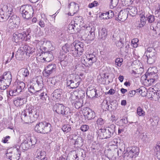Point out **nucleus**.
Here are the masks:
<instances>
[{
    "label": "nucleus",
    "mask_w": 160,
    "mask_h": 160,
    "mask_svg": "<svg viewBox=\"0 0 160 160\" xmlns=\"http://www.w3.org/2000/svg\"><path fill=\"white\" fill-rule=\"evenodd\" d=\"M71 6V8H72V7H73V6H75L76 8V9H77L78 7V5L74 2H72L69 4L68 6V8H70Z\"/></svg>",
    "instance_id": "54"
},
{
    "label": "nucleus",
    "mask_w": 160,
    "mask_h": 160,
    "mask_svg": "<svg viewBox=\"0 0 160 160\" xmlns=\"http://www.w3.org/2000/svg\"><path fill=\"white\" fill-rule=\"evenodd\" d=\"M127 11V13L132 16H134L136 15L137 12V9L135 7L129 6L126 9Z\"/></svg>",
    "instance_id": "25"
},
{
    "label": "nucleus",
    "mask_w": 160,
    "mask_h": 160,
    "mask_svg": "<svg viewBox=\"0 0 160 160\" xmlns=\"http://www.w3.org/2000/svg\"><path fill=\"white\" fill-rule=\"evenodd\" d=\"M17 92L16 91L15 88L13 90H11L9 92V94L10 96H15L17 94Z\"/></svg>",
    "instance_id": "53"
},
{
    "label": "nucleus",
    "mask_w": 160,
    "mask_h": 160,
    "mask_svg": "<svg viewBox=\"0 0 160 160\" xmlns=\"http://www.w3.org/2000/svg\"><path fill=\"white\" fill-rule=\"evenodd\" d=\"M27 36V34L26 33L22 34L16 32L13 33L12 40L14 42H17L20 39L22 40L23 38H24Z\"/></svg>",
    "instance_id": "19"
},
{
    "label": "nucleus",
    "mask_w": 160,
    "mask_h": 160,
    "mask_svg": "<svg viewBox=\"0 0 160 160\" xmlns=\"http://www.w3.org/2000/svg\"><path fill=\"white\" fill-rule=\"evenodd\" d=\"M83 142L82 138L81 137H78L74 143L75 146L76 147L80 148L83 145Z\"/></svg>",
    "instance_id": "34"
},
{
    "label": "nucleus",
    "mask_w": 160,
    "mask_h": 160,
    "mask_svg": "<svg viewBox=\"0 0 160 160\" xmlns=\"http://www.w3.org/2000/svg\"><path fill=\"white\" fill-rule=\"evenodd\" d=\"M39 117V110L36 109H26L22 112L21 119L26 123L33 122L36 121Z\"/></svg>",
    "instance_id": "1"
},
{
    "label": "nucleus",
    "mask_w": 160,
    "mask_h": 160,
    "mask_svg": "<svg viewBox=\"0 0 160 160\" xmlns=\"http://www.w3.org/2000/svg\"><path fill=\"white\" fill-rule=\"evenodd\" d=\"M62 129L63 132L67 133L71 130V127L70 125H63Z\"/></svg>",
    "instance_id": "39"
},
{
    "label": "nucleus",
    "mask_w": 160,
    "mask_h": 160,
    "mask_svg": "<svg viewBox=\"0 0 160 160\" xmlns=\"http://www.w3.org/2000/svg\"><path fill=\"white\" fill-rule=\"evenodd\" d=\"M26 54L22 48V45L18 49L15 55V57L17 60H20L25 56Z\"/></svg>",
    "instance_id": "21"
},
{
    "label": "nucleus",
    "mask_w": 160,
    "mask_h": 160,
    "mask_svg": "<svg viewBox=\"0 0 160 160\" xmlns=\"http://www.w3.org/2000/svg\"><path fill=\"white\" fill-rule=\"evenodd\" d=\"M19 72L22 76L25 77H27L29 74V72L27 68H21L19 71Z\"/></svg>",
    "instance_id": "37"
},
{
    "label": "nucleus",
    "mask_w": 160,
    "mask_h": 160,
    "mask_svg": "<svg viewBox=\"0 0 160 160\" xmlns=\"http://www.w3.org/2000/svg\"><path fill=\"white\" fill-rule=\"evenodd\" d=\"M15 87L16 88L15 89L16 91L17 92V93H20L25 88V84L22 82H19Z\"/></svg>",
    "instance_id": "29"
},
{
    "label": "nucleus",
    "mask_w": 160,
    "mask_h": 160,
    "mask_svg": "<svg viewBox=\"0 0 160 160\" xmlns=\"http://www.w3.org/2000/svg\"><path fill=\"white\" fill-rule=\"evenodd\" d=\"M82 113L85 117L88 120H91L95 117V114L94 112L88 108L84 109Z\"/></svg>",
    "instance_id": "15"
},
{
    "label": "nucleus",
    "mask_w": 160,
    "mask_h": 160,
    "mask_svg": "<svg viewBox=\"0 0 160 160\" xmlns=\"http://www.w3.org/2000/svg\"><path fill=\"white\" fill-rule=\"evenodd\" d=\"M145 54L147 57V62L149 64L154 63L157 60V55L155 49L152 47L148 48Z\"/></svg>",
    "instance_id": "7"
},
{
    "label": "nucleus",
    "mask_w": 160,
    "mask_h": 160,
    "mask_svg": "<svg viewBox=\"0 0 160 160\" xmlns=\"http://www.w3.org/2000/svg\"><path fill=\"white\" fill-rule=\"evenodd\" d=\"M54 111L59 114L64 116L68 118L70 117L71 113L70 108L66 107H64L62 104L57 103L55 104L53 107Z\"/></svg>",
    "instance_id": "6"
},
{
    "label": "nucleus",
    "mask_w": 160,
    "mask_h": 160,
    "mask_svg": "<svg viewBox=\"0 0 160 160\" xmlns=\"http://www.w3.org/2000/svg\"><path fill=\"white\" fill-rule=\"evenodd\" d=\"M42 55L44 57L42 60L47 62H49L53 58L52 53L51 51L43 52L42 53Z\"/></svg>",
    "instance_id": "23"
},
{
    "label": "nucleus",
    "mask_w": 160,
    "mask_h": 160,
    "mask_svg": "<svg viewBox=\"0 0 160 160\" xmlns=\"http://www.w3.org/2000/svg\"><path fill=\"white\" fill-rule=\"evenodd\" d=\"M115 93V90L113 89H111L108 92H107V94H108L110 95H112Z\"/></svg>",
    "instance_id": "64"
},
{
    "label": "nucleus",
    "mask_w": 160,
    "mask_h": 160,
    "mask_svg": "<svg viewBox=\"0 0 160 160\" xmlns=\"http://www.w3.org/2000/svg\"><path fill=\"white\" fill-rule=\"evenodd\" d=\"M135 94L136 92L135 90L130 91H129V93L128 94V96L130 97H132L133 96V95H135Z\"/></svg>",
    "instance_id": "63"
},
{
    "label": "nucleus",
    "mask_w": 160,
    "mask_h": 160,
    "mask_svg": "<svg viewBox=\"0 0 160 160\" xmlns=\"http://www.w3.org/2000/svg\"><path fill=\"white\" fill-rule=\"evenodd\" d=\"M146 18H147V20L150 23L153 22L155 20V16L153 15L149 14L147 15Z\"/></svg>",
    "instance_id": "42"
},
{
    "label": "nucleus",
    "mask_w": 160,
    "mask_h": 160,
    "mask_svg": "<svg viewBox=\"0 0 160 160\" xmlns=\"http://www.w3.org/2000/svg\"><path fill=\"white\" fill-rule=\"evenodd\" d=\"M82 63L87 67L91 66L93 63L97 61L95 56L92 54H89L88 57H87L85 59L82 58L81 60Z\"/></svg>",
    "instance_id": "14"
},
{
    "label": "nucleus",
    "mask_w": 160,
    "mask_h": 160,
    "mask_svg": "<svg viewBox=\"0 0 160 160\" xmlns=\"http://www.w3.org/2000/svg\"><path fill=\"white\" fill-rule=\"evenodd\" d=\"M142 136V139L143 141L146 142L148 140V136L146 133H143Z\"/></svg>",
    "instance_id": "60"
},
{
    "label": "nucleus",
    "mask_w": 160,
    "mask_h": 160,
    "mask_svg": "<svg viewBox=\"0 0 160 160\" xmlns=\"http://www.w3.org/2000/svg\"><path fill=\"white\" fill-rule=\"evenodd\" d=\"M73 103H74V105L76 108L79 109L82 106L83 100L82 99H77Z\"/></svg>",
    "instance_id": "36"
},
{
    "label": "nucleus",
    "mask_w": 160,
    "mask_h": 160,
    "mask_svg": "<svg viewBox=\"0 0 160 160\" xmlns=\"http://www.w3.org/2000/svg\"><path fill=\"white\" fill-rule=\"evenodd\" d=\"M97 90L93 88L92 90H88L86 94L87 96L89 98H93L95 96L97 97L96 95H98L96 93Z\"/></svg>",
    "instance_id": "28"
},
{
    "label": "nucleus",
    "mask_w": 160,
    "mask_h": 160,
    "mask_svg": "<svg viewBox=\"0 0 160 160\" xmlns=\"http://www.w3.org/2000/svg\"><path fill=\"white\" fill-rule=\"evenodd\" d=\"M95 28L93 26L91 28V30L89 32L90 34H88V36L91 40H93L95 38Z\"/></svg>",
    "instance_id": "38"
},
{
    "label": "nucleus",
    "mask_w": 160,
    "mask_h": 160,
    "mask_svg": "<svg viewBox=\"0 0 160 160\" xmlns=\"http://www.w3.org/2000/svg\"><path fill=\"white\" fill-rule=\"evenodd\" d=\"M129 48V45L126 42L125 44H124L123 46L120 48V52L122 54H126L128 52Z\"/></svg>",
    "instance_id": "30"
},
{
    "label": "nucleus",
    "mask_w": 160,
    "mask_h": 160,
    "mask_svg": "<svg viewBox=\"0 0 160 160\" xmlns=\"http://www.w3.org/2000/svg\"><path fill=\"white\" fill-rule=\"evenodd\" d=\"M21 152L17 148L15 151H11L10 149L7 150L6 152V156L10 160H19L20 158Z\"/></svg>",
    "instance_id": "9"
},
{
    "label": "nucleus",
    "mask_w": 160,
    "mask_h": 160,
    "mask_svg": "<svg viewBox=\"0 0 160 160\" xmlns=\"http://www.w3.org/2000/svg\"><path fill=\"white\" fill-rule=\"evenodd\" d=\"M8 87V85L5 83H2V84H0V89L1 90H5Z\"/></svg>",
    "instance_id": "57"
},
{
    "label": "nucleus",
    "mask_w": 160,
    "mask_h": 160,
    "mask_svg": "<svg viewBox=\"0 0 160 160\" xmlns=\"http://www.w3.org/2000/svg\"><path fill=\"white\" fill-rule=\"evenodd\" d=\"M89 129V127L87 125H82L81 127V130L83 132H86Z\"/></svg>",
    "instance_id": "52"
},
{
    "label": "nucleus",
    "mask_w": 160,
    "mask_h": 160,
    "mask_svg": "<svg viewBox=\"0 0 160 160\" xmlns=\"http://www.w3.org/2000/svg\"><path fill=\"white\" fill-rule=\"evenodd\" d=\"M154 88L156 89V90L157 91H160V82H157L154 86Z\"/></svg>",
    "instance_id": "61"
},
{
    "label": "nucleus",
    "mask_w": 160,
    "mask_h": 160,
    "mask_svg": "<svg viewBox=\"0 0 160 160\" xmlns=\"http://www.w3.org/2000/svg\"><path fill=\"white\" fill-rule=\"evenodd\" d=\"M20 10H22L21 13L24 18L28 19L32 17L33 9L31 6L27 5L22 7Z\"/></svg>",
    "instance_id": "8"
},
{
    "label": "nucleus",
    "mask_w": 160,
    "mask_h": 160,
    "mask_svg": "<svg viewBox=\"0 0 160 160\" xmlns=\"http://www.w3.org/2000/svg\"><path fill=\"white\" fill-rule=\"evenodd\" d=\"M22 136L23 138H26V139L25 140H29L31 138V134L30 133L27 134L25 135H22Z\"/></svg>",
    "instance_id": "55"
},
{
    "label": "nucleus",
    "mask_w": 160,
    "mask_h": 160,
    "mask_svg": "<svg viewBox=\"0 0 160 160\" xmlns=\"http://www.w3.org/2000/svg\"><path fill=\"white\" fill-rule=\"evenodd\" d=\"M20 19L15 15H12L9 17L8 26L11 28H17L19 24Z\"/></svg>",
    "instance_id": "13"
},
{
    "label": "nucleus",
    "mask_w": 160,
    "mask_h": 160,
    "mask_svg": "<svg viewBox=\"0 0 160 160\" xmlns=\"http://www.w3.org/2000/svg\"><path fill=\"white\" fill-rule=\"evenodd\" d=\"M123 59L122 58H118L116 59L115 61V64L118 66L120 67L122 64V62H123Z\"/></svg>",
    "instance_id": "49"
},
{
    "label": "nucleus",
    "mask_w": 160,
    "mask_h": 160,
    "mask_svg": "<svg viewBox=\"0 0 160 160\" xmlns=\"http://www.w3.org/2000/svg\"><path fill=\"white\" fill-rule=\"evenodd\" d=\"M43 122H41L38 123L36 125L34 128L35 131L38 133H42V131H43Z\"/></svg>",
    "instance_id": "32"
},
{
    "label": "nucleus",
    "mask_w": 160,
    "mask_h": 160,
    "mask_svg": "<svg viewBox=\"0 0 160 160\" xmlns=\"http://www.w3.org/2000/svg\"><path fill=\"white\" fill-rule=\"evenodd\" d=\"M98 32L99 38L102 40H105L107 35V32L106 28H102L101 31H99Z\"/></svg>",
    "instance_id": "27"
},
{
    "label": "nucleus",
    "mask_w": 160,
    "mask_h": 160,
    "mask_svg": "<svg viewBox=\"0 0 160 160\" xmlns=\"http://www.w3.org/2000/svg\"><path fill=\"white\" fill-rule=\"evenodd\" d=\"M28 143H29L31 148L34 147V145L36 144V139L34 138H31L28 141Z\"/></svg>",
    "instance_id": "44"
},
{
    "label": "nucleus",
    "mask_w": 160,
    "mask_h": 160,
    "mask_svg": "<svg viewBox=\"0 0 160 160\" xmlns=\"http://www.w3.org/2000/svg\"><path fill=\"white\" fill-rule=\"evenodd\" d=\"M108 16V19L112 18L114 16V13L111 10H110L107 12Z\"/></svg>",
    "instance_id": "59"
},
{
    "label": "nucleus",
    "mask_w": 160,
    "mask_h": 160,
    "mask_svg": "<svg viewBox=\"0 0 160 160\" xmlns=\"http://www.w3.org/2000/svg\"><path fill=\"white\" fill-rule=\"evenodd\" d=\"M22 48L24 49V50L25 53V54L26 55L29 56L30 54L32 53L34 51V48H32L31 47L28 45H23Z\"/></svg>",
    "instance_id": "26"
},
{
    "label": "nucleus",
    "mask_w": 160,
    "mask_h": 160,
    "mask_svg": "<svg viewBox=\"0 0 160 160\" xmlns=\"http://www.w3.org/2000/svg\"><path fill=\"white\" fill-rule=\"evenodd\" d=\"M20 148L24 150H27L30 148H31L29 143H28V141L26 140H24L22 143Z\"/></svg>",
    "instance_id": "33"
},
{
    "label": "nucleus",
    "mask_w": 160,
    "mask_h": 160,
    "mask_svg": "<svg viewBox=\"0 0 160 160\" xmlns=\"http://www.w3.org/2000/svg\"><path fill=\"white\" fill-rule=\"evenodd\" d=\"M137 113L139 116H142L144 115L145 112L141 107H138L137 108Z\"/></svg>",
    "instance_id": "48"
},
{
    "label": "nucleus",
    "mask_w": 160,
    "mask_h": 160,
    "mask_svg": "<svg viewBox=\"0 0 160 160\" xmlns=\"http://www.w3.org/2000/svg\"><path fill=\"white\" fill-rule=\"evenodd\" d=\"M97 123L100 125L103 124L104 123V121L102 118H98L97 121Z\"/></svg>",
    "instance_id": "62"
},
{
    "label": "nucleus",
    "mask_w": 160,
    "mask_h": 160,
    "mask_svg": "<svg viewBox=\"0 0 160 160\" xmlns=\"http://www.w3.org/2000/svg\"><path fill=\"white\" fill-rule=\"evenodd\" d=\"M110 1V7L111 8H113L117 6L119 0H109Z\"/></svg>",
    "instance_id": "45"
},
{
    "label": "nucleus",
    "mask_w": 160,
    "mask_h": 160,
    "mask_svg": "<svg viewBox=\"0 0 160 160\" xmlns=\"http://www.w3.org/2000/svg\"><path fill=\"white\" fill-rule=\"evenodd\" d=\"M110 108L113 110L115 109L116 108V107L117 106L118 104L117 102L115 100H112L110 101Z\"/></svg>",
    "instance_id": "47"
},
{
    "label": "nucleus",
    "mask_w": 160,
    "mask_h": 160,
    "mask_svg": "<svg viewBox=\"0 0 160 160\" xmlns=\"http://www.w3.org/2000/svg\"><path fill=\"white\" fill-rule=\"evenodd\" d=\"M74 46L75 52H76L75 53H77L78 57H79L82 55L84 51L83 43L82 42H79L77 43H74Z\"/></svg>",
    "instance_id": "17"
},
{
    "label": "nucleus",
    "mask_w": 160,
    "mask_h": 160,
    "mask_svg": "<svg viewBox=\"0 0 160 160\" xmlns=\"http://www.w3.org/2000/svg\"><path fill=\"white\" fill-rule=\"evenodd\" d=\"M33 81L36 83H33L32 85L29 86L28 85V91L31 93L34 94L36 95L37 92H41V90L43 87V79L41 76H37Z\"/></svg>",
    "instance_id": "3"
},
{
    "label": "nucleus",
    "mask_w": 160,
    "mask_h": 160,
    "mask_svg": "<svg viewBox=\"0 0 160 160\" xmlns=\"http://www.w3.org/2000/svg\"><path fill=\"white\" fill-rule=\"evenodd\" d=\"M98 4V2L96 1H94V2L89 4V7L91 8L97 6Z\"/></svg>",
    "instance_id": "56"
},
{
    "label": "nucleus",
    "mask_w": 160,
    "mask_h": 160,
    "mask_svg": "<svg viewBox=\"0 0 160 160\" xmlns=\"http://www.w3.org/2000/svg\"><path fill=\"white\" fill-rule=\"evenodd\" d=\"M128 13L126 9L121 10L118 13V17L116 18V19L121 22L124 21L128 18Z\"/></svg>",
    "instance_id": "18"
},
{
    "label": "nucleus",
    "mask_w": 160,
    "mask_h": 160,
    "mask_svg": "<svg viewBox=\"0 0 160 160\" xmlns=\"http://www.w3.org/2000/svg\"><path fill=\"white\" fill-rule=\"evenodd\" d=\"M74 46V43L71 44L66 43L62 47V50L66 53L69 52H72L75 50Z\"/></svg>",
    "instance_id": "22"
},
{
    "label": "nucleus",
    "mask_w": 160,
    "mask_h": 160,
    "mask_svg": "<svg viewBox=\"0 0 160 160\" xmlns=\"http://www.w3.org/2000/svg\"><path fill=\"white\" fill-rule=\"evenodd\" d=\"M76 154V158L77 160H84L86 157L85 152L84 150L82 149L77 150L74 152Z\"/></svg>",
    "instance_id": "20"
},
{
    "label": "nucleus",
    "mask_w": 160,
    "mask_h": 160,
    "mask_svg": "<svg viewBox=\"0 0 160 160\" xmlns=\"http://www.w3.org/2000/svg\"><path fill=\"white\" fill-rule=\"evenodd\" d=\"M69 57V55L68 56H66L64 60L61 61L60 64L62 67H65L67 65L68 62L69 61L68 59Z\"/></svg>",
    "instance_id": "41"
},
{
    "label": "nucleus",
    "mask_w": 160,
    "mask_h": 160,
    "mask_svg": "<svg viewBox=\"0 0 160 160\" xmlns=\"http://www.w3.org/2000/svg\"><path fill=\"white\" fill-rule=\"evenodd\" d=\"M120 39L118 41L116 42V44L117 47H121L124 45V38H121V37H120Z\"/></svg>",
    "instance_id": "46"
},
{
    "label": "nucleus",
    "mask_w": 160,
    "mask_h": 160,
    "mask_svg": "<svg viewBox=\"0 0 160 160\" xmlns=\"http://www.w3.org/2000/svg\"><path fill=\"white\" fill-rule=\"evenodd\" d=\"M43 126L42 131V133L47 134L50 132L52 130V127L51 124L49 122H43Z\"/></svg>",
    "instance_id": "24"
},
{
    "label": "nucleus",
    "mask_w": 160,
    "mask_h": 160,
    "mask_svg": "<svg viewBox=\"0 0 160 160\" xmlns=\"http://www.w3.org/2000/svg\"><path fill=\"white\" fill-rule=\"evenodd\" d=\"M12 76L11 72H5L0 77V84L5 83L8 85V87L10 84L12 80Z\"/></svg>",
    "instance_id": "12"
},
{
    "label": "nucleus",
    "mask_w": 160,
    "mask_h": 160,
    "mask_svg": "<svg viewBox=\"0 0 160 160\" xmlns=\"http://www.w3.org/2000/svg\"><path fill=\"white\" fill-rule=\"evenodd\" d=\"M23 98L19 97H17L14 99L13 103L15 106L18 107L21 106L24 103Z\"/></svg>",
    "instance_id": "31"
},
{
    "label": "nucleus",
    "mask_w": 160,
    "mask_h": 160,
    "mask_svg": "<svg viewBox=\"0 0 160 160\" xmlns=\"http://www.w3.org/2000/svg\"><path fill=\"white\" fill-rule=\"evenodd\" d=\"M56 68V67L55 64H49L45 69L44 75L46 77L48 76L55 71Z\"/></svg>",
    "instance_id": "16"
},
{
    "label": "nucleus",
    "mask_w": 160,
    "mask_h": 160,
    "mask_svg": "<svg viewBox=\"0 0 160 160\" xmlns=\"http://www.w3.org/2000/svg\"><path fill=\"white\" fill-rule=\"evenodd\" d=\"M81 19V17H76L75 19L74 23H73L71 22L69 24L68 27V32L71 33H74L78 32V27L80 26V21Z\"/></svg>",
    "instance_id": "10"
},
{
    "label": "nucleus",
    "mask_w": 160,
    "mask_h": 160,
    "mask_svg": "<svg viewBox=\"0 0 160 160\" xmlns=\"http://www.w3.org/2000/svg\"><path fill=\"white\" fill-rule=\"evenodd\" d=\"M76 154L74 152H72L68 154L66 160H77L76 158Z\"/></svg>",
    "instance_id": "40"
},
{
    "label": "nucleus",
    "mask_w": 160,
    "mask_h": 160,
    "mask_svg": "<svg viewBox=\"0 0 160 160\" xmlns=\"http://www.w3.org/2000/svg\"><path fill=\"white\" fill-rule=\"evenodd\" d=\"M2 11L0 12V22H3L9 19L13 11V7L9 3L2 4Z\"/></svg>",
    "instance_id": "4"
},
{
    "label": "nucleus",
    "mask_w": 160,
    "mask_h": 160,
    "mask_svg": "<svg viewBox=\"0 0 160 160\" xmlns=\"http://www.w3.org/2000/svg\"><path fill=\"white\" fill-rule=\"evenodd\" d=\"M82 80L78 75L72 74L67 78L66 86L70 88H76L78 87Z\"/></svg>",
    "instance_id": "5"
},
{
    "label": "nucleus",
    "mask_w": 160,
    "mask_h": 160,
    "mask_svg": "<svg viewBox=\"0 0 160 160\" xmlns=\"http://www.w3.org/2000/svg\"><path fill=\"white\" fill-rule=\"evenodd\" d=\"M156 80L155 78H150L148 80V82H149V85H151L153 84V83L156 82Z\"/></svg>",
    "instance_id": "58"
},
{
    "label": "nucleus",
    "mask_w": 160,
    "mask_h": 160,
    "mask_svg": "<svg viewBox=\"0 0 160 160\" xmlns=\"http://www.w3.org/2000/svg\"><path fill=\"white\" fill-rule=\"evenodd\" d=\"M108 12H106L102 13L100 16V18L102 19H108Z\"/></svg>",
    "instance_id": "50"
},
{
    "label": "nucleus",
    "mask_w": 160,
    "mask_h": 160,
    "mask_svg": "<svg viewBox=\"0 0 160 160\" xmlns=\"http://www.w3.org/2000/svg\"><path fill=\"white\" fill-rule=\"evenodd\" d=\"M58 90H55L53 93L51 94V96L53 97V99H58L61 96V94L59 93H58Z\"/></svg>",
    "instance_id": "43"
},
{
    "label": "nucleus",
    "mask_w": 160,
    "mask_h": 160,
    "mask_svg": "<svg viewBox=\"0 0 160 160\" xmlns=\"http://www.w3.org/2000/svg\"><path fill=\"white\" fill-rule=\"evenodd\" d=\"M78 97H80V99H82L85 96V92L83 91H79L78 92Z\"/></svg>",
    "instance_id": "51"
},
{
    "label": "nucleus",
    "mask_w": 160,
    "mask_h": 160,
    "mask_svg": "<svg viewBox=\"0 0 160 160\" xmlns=\"http://www.w3.org/2000/svg\"><path fill=\"white\" fill-rule=\"evenodd\" d=\"M139 152V149L138 147L133 146L131 148V149L127 150V152L124 154V157H127L128 159L135 158L137 156Z\"/></svg>",
    "instance_id": "11"
},
{
    "label": "nucleus",
    "mask_w": 160,
    "mask_h": 160,
    "mask_svg": "<svg viewBox=\"0 0 160 160\" xmlns=\"http://www.w3.org/2000/svg\"><path fill=\"white\" fill-rule=\"evenodd\" d=\"M147 19L144 15H142L141 17V20L140 23L138 24V28H141L143 27L145 25Z\"/></svg>",
    "instance_id": "35"
},
{
    "label": "nucleus",
    "mask_w": 160,
    "mask_h": 160,
    "mask_svg": "<svg viewBox=\"0 0 160 160\" xmlns=\"http://www.w3.org/2000/svg\"><path fill=\"white\" fill-rule=\"evenodd\" d=\"M116 127L114 124L110 125L108 129H101L98 134V136L101 139H107L113 137L116 135L115 132Z\"/></svg>",
    "instance_id": "2"
}]
</instances>
